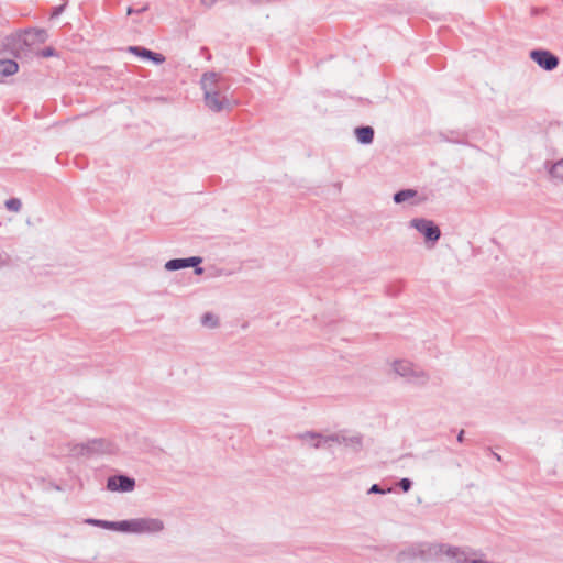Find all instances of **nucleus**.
Here are the masks:
<instances>
[{
	"mask_svg": "<svg viewBox=\"0 0 563 563\" xmlns=\"http://www.w3.org/2000/svg\"><path fill=\"white\" fill-rule=\"evenodd\" d=\"M200 85L203 91L205 104L208 109L213 112L232 109V102L229 98L230 85L224 77L214 71H207L202 74Z\"/></svg>",
	"mask_w": 563,
	"mask_h": 563,
	"instance_id": "f257e3e1",
	"label": "nucleus"
},
{
	"mask_svg": "<svg viewBox=\"0 0 563 563\" xmlns=\"http://www.w3.org/2000/svg\"><path fill=\"white\" fill-rule=\"evenodd\" d=\"M123 532L153 534L163 531L164 522L158 518H134L123 520Z\"/></svg>",
	"mask_w": 563,
	"mask_h": 563,
	"instance_id": "f03ea898",
	"label": "nucleus"
},
{
	"mask_svg": "<svg viewBox=\"0 0 563 563\" xmlns=\"http://www.w3.org/2000/svg\"><path fill=\"white\" fill-rule=\"evenodd\" d=\"M393 368L396 374L401 377H405L410 383L424 385L429 380V375L423 369L415 366L409 361H395L393 364Z\"/></svg>",
	"mask_w": 563,
	"mask_h": 563,
	"instance_id": "7ed1b4c3",
	"label": "nucleus"
},
{
	"mask_svg": "<svg viewBox=\"0 0 563 563\" xmlns=\"http://www.w3.org/2000/svg\"><path fill=\"white\" fill-rule=\"evenodd\" d=\"M409 225L424 236L426 243L433 246L441 238V230L434 221L424 218H413Z\"/></svg>",
	"mask_w": 563,
	"mask_h": 563,
	"instance_id": "20e7f679",
	"label": "nucleus"
},
{
	"mask_svg": "<svg viewBox=\"0 0 563 563\" xmlns=\"http://www.w3.org/2000/svg\"><path fill=\"white\" fill-rule=\"evenodd\" d=\"M75 454L91 455V454H103L112 453L113 445L111 442L97 438L87 441L86 443L78 444L75 449Z\"/></svg>",
	"mask_w": 563,
	"mask_h": 563,
	"instance_id": "39448f33",
	"label": "nucleus"
},
{
	"mask_svg": "<svg viewBox=\"0 0 563 563\" xmlns=\"http://www.w3.org/2000/svg\"><path fill=\"white\" fill-rule=\"evenodd\" d=\"M529 57L542 69L547 71L554 70L560 63L559 57L548 49H532L529 53Z\"/></svg>",
	"mask_w": 563,
	"mask_h": 563,
	"instance_id": "423d86ee",
	"label": "nucleus"
},
{
	"mask_svg": "<svg viewBox=\"0 0 563 563\" xmlns=\"http://www.w3.org/2000/svg\"><path fill=\"white\" fill-rule=\"evenodd\" d=\"M202 263V258L200 256H190L185 258H173L165 263V269L169 272L194 267L196 275H201L203 273V268L199 265Z\"/></svg>",
	"mask_w": 563,
	"mask_h": 563,
	"instance_id": "0eeeda50",
	"label": "nucleus"
},
{
	"mask_svg": "<svg viewBox=\"0 0 563 563\" xmlns=\"http://www.w3.org/2000/svg\"><path fill=\"white\" fill-rule=\"evenodd\" d=\"M135 488V479L124 474L109 476L107 489L110 492L129 493Z\"/></svg>",
	"mask_w": 563,
	"mask_h": 563,
	"instance_id": "6e6552de",
	"label": "nucleus"
},
{
	"mask_svg": "<svg viewBox=\"0 0 563 563\" xmlns=\"http://www.w3.org/2000/svg\"><path fill=\"white\" fill-rule=\"evenodd\" d=\"M444 544L445 543L419 542L420 560H438L441 555H443Z\"/></svg>",
	"mask_w": 563,
	"mask_h": 563,
	"instance_id": "1a4fd4ad",
	"label": "nucleus"
},
{
	"mask_svg": "<svg viewBox=\"0 0 563 563\" xmlns=\"http://www.w3.org/2000/svg\"><path fill=\"white\" fill-rule=\"evenodd\" d=\"M48 38L47 31L44 29H29L22 35L25 45L31 46L36 43H44Z\"/></svg>",
	"mask_w": 563,
	"mask_h": 563,
	"instance_id": "9d476101",
	"label": "nucleus"
},
{
	"mask_svg": "<svg viewBox=\"0 0 563 563\" xmlns=\"http://www.w3.org/2000/svg\"><path fill=\"white\" fill-rule=\"evenodd\" d=\"M416 559H420L419 542L409 544L405 549L400 550L396 554V561L398 563H408Z\"/></svg>",
	"mask_w": 563,
	"mask_h": 563,
	"instance_id": "9b49d317",
	"label": "nucleus"
},
{
	"mask_svg": "<svg viewBox=\"0 0 563 563\" xmlns=\"http://www.w3.org/2000/svg\"><path fill=\"white\" fill-rule=\"evenodd\" d=\"M443 555L455 561V563H470L467 559V550L461 547L444 544Z\"/></svg>",
	"mask_w": 563,
	"mask_h": 563,
	"instance_id": "f8f14e48",
	"label": "nucleus"
},
{
	"mask_svg": "<svg viewBox=\"0 0 563 563\" xmlns=\"http://www.w3.org/2000/svg\"><path fill=\"white\" fill-rule=\"evenodd\" d=\"M358 143L363 145L371 144L374 140V129L369 125H361L354 130Z\"/></svg>",
	"mask_w": 563,
	"mask_h": 563,
	"instance_id": "ddd939ff",
	"label": "nucleus"
},
{
	"mask_svg": "<svg viewBox=\"0 0 563 563\" xmlns=\"http://www.w3.org/2000/svg\"><path fill=\"white\" fill-rule=\"evenodd\" d=\"M296 438L298 439H314V438H321L323 439V442L324 443H328V442H335V443H342V438L343 435L341 434H338V433H333V434H330V435H322L318 432H314V431H307L305 433H299L296 435Z\"/></svg>",
	"mask_w": 563,
	"mask_h": 563,
	"instance_id": "4468645a",
	"label": "nucleus"
},
{
	"mask_svg": "<svg viewBox=\"0 0 563 563\" xmlns=\"http://www.w3.org/2000/svg\"><path fill=\"white\" fill-rule=\"evenodd\" d=\"M86 522L88 525H91V526H95V527H99V528H104V529H110V530H115V531H121L123 532V520H120V521H108V520H101V519H87Z\"/></svg>",
	"mask_w": 563,
	"mask_h": 563,
	"instance_id": "2eb2a0df",
	"label": "nucleus"
},
{
	"mask_svg": "<svg viewBox=\"0 0 563 563\" xmlns=\"http://www.w3.org/2000/svg\"><path fill=\"white\" fill-rule=\"evenodd\" d=\"M19 70V65L13 59H1L0 60V74L8 77L12 76Z\"/></svg>",
	"mask_w": 563,
	"mask_h": 563,
	"instance_id": "dca6fc26",
	"label": "nucleus"
},
{
	"mask_svg": "<svg viewBox=\"0 0 563 563\" xmlns=\"http://www.w3.org/2000/svg\"><path fill=\"white\" fill-rule=\"evenodd\" d=\"M417 190L415 189H401V190H398L397 192L394 194V202L395 203H402L407 200H409L410 198H413L417 196Z\"/></svg>",
	"mask_w": 563,
	"mask_h": 563,
	"instance_id": "f3484780",
	"label": "nucleus"
},
{
	"mask_svg": "<svg viewBox=\"0 0 563 563\" xmlns=\"http://www.w3.org/2000/svg\"><path fill=\"white\" fill-rule=\"evenodd\" d=\"M549 174L553 179L563 183V158L550 166Z\"/></svg>",
	"mask_w": 563,
	"mask_h": 563,
	"instance_id": "a211bd4d",
	"label": "nucleus"
},
{
	"mask_svg": "<svg viewBox=\"0 0 563 563\" xmlns=\"http://www.w3.org/2000/svg\"><path fill=\"white\" fill-rule=\"evenodd\" d=\"M342 443L346 446H351L354 451L358 452L363 445V439L361 435L345 437L342 438Z\"/></svg>",
	"mask_w": 563,
	"mask_h": 563,
	"instance_id": "6ab92c4d",
	"label": "nucleus"
},
{
	"mask_svg": "<svg viewBox=\"0 0 563 563\" xmlns=\"http://www.w3.org/2000/svg\"><path fill=\"white\" fill-rule=\"evenodd\" d=\"M201 323H202V325H205L207 328L213 329L219 325V319L213 313L206 312L201 317Z\"/></svg>",
	"mask_w": 563,
	"mask_h": 563,
	"instance_id": "aec40b11",
	"label": "nucleus"
},
{
	"mask_svg": "<svg viewBox=\"0 0 563 563\" xmlns=\"http://www.w3.org/2000/svg\"><path fill=\"white\" fill-rule=\"evenodd\" d=\"M128 52H130L131 54L135 55V56H139V57H142V58H147L151 49L148 48H145L143 46H129L128 47Z\"/></svg>",
	"mask_w": 563,
	"mask_h": 563,
	"instance_id": "412c9836",
	"label": "nucleus"
},
{
	"mask_svg": "<svg viewBox=\"0 0 563 563\" xmlns=\"http://www.w3.org/2000/svg\"><path fill=\"white\" fill-rule=\"evenodd\" d=\"M5 208L12 212H19L22 208V202L19 198H10L4 202Z\"/></svg>",
	"mask_w": 563,
	"mask_h": 563,
	"instance_id": "4be33fe9",
	"label": "nucleus"
},
{
	"mask_svg": "<svg viewBox=\"0 0 563 563\" xmlns=\"http://www.w3.org/2000/svg\"><path fill=\"white\" fill-rule=\"evenodd\" d=\"M146 59L151 60L155 65H161V64H163L166 60V58H165V56L163 54L156 53V52H153V51L150 52V54H148Z\"/></svg>",
	"mask_w": 563,
	"mask_h": 563,
	"instance_id": "5701e85b",
	"label": "nucleus"
},
{
	"mask_svg": "<svg viewBox=\"0 0 563 563\" xmlns=\"http://www.w3.org/2000/svg\"><path fill=\"white\" fill-rule=\"evenodd\" d=\"M398 487L404 492L407 493L412 487V481L410 478L404 477L398 482Z\"/></svg>",
	"mask_w": 563,
	"mask_h": 563,
	"instance_id": "b1692460",
	"label": "nucleus"
},
{
	"mask_svg": "<svg viewBox=\"0 0 563 563\" xmlns=\"http://www.w3.org/2000/svg\"><path fill=\"white\" fill-rule=\"evenodd\" d=\"M391 492V488H388V489H383L380 487L379 484H373L369 489L367 490V494H386V493H390Z\"/></svg>",
	"mask_w": 563,
	"mask_h": 563,
	"instance_id": "393cba45",
	"label": "nucleus"
},
{
	"mask_svg": "<svg viewBox=\"0 0 563 563\" xmlns=\"http://www.w3.org/2000/svg\"><path fill=\"white\" fill-rule=\"evenodd\" d=\"M148 8H150L148 3L142 4L140 7L132 5V7L128 8V14L131 15L133 13H142V12L147 11Z\"/></svg>",
	"mask_w": 563,
	"mask_h": 563,
	"instance_id": "a878e982",
	"label": "nucleus"
},
{
	"mask_svg": "<svg viewBox=\"0 0 563 563\" xmlns=\"http://www.w3.org/2000/svg\"><path fill=\"white\" fill-rule=\"evenodd\" d=\"M38 55H40L41 57L47 58V57L56 56V55H57V52H56V49H55L54 47L48 46V47L43 48V49L38 53Z\"/></svg>",
	"mask_w": 563,
	"mask_h": 563,
	"instance_id": "bb28decb",
	"label": "nucleus"
},
{
	"mask_svg": "<svg viewBox=\"0 0 563 563\" xmlns=\"http://www.w3.org/2000/svg\"><path fill=\"white\" fill-rule=\"evenodd\" d=\"M308 440L311 441V446L314 449H320L321 446H323L325 444L323 442V439H321V438H314V439H308Z\"/></svg>",
	"mask_w": 563,
	"mask_h": 563,
	"instance_id": "cd10ccee",
	"label": "nucleus"
},
{
	"mask_svg": "<svg viewBox=\"0 0 563 563\" xmlns=\"http://www.w3.org/2000/svg\"><path fill=\"white\" fill-rule=\"evenodd\" d=\"M218 0H200L201 4L206 8H211Z\"/></svg>",
	"mask_w": 563,
	"mask_h": 563,
	"instance_id": "c85d7f7f",
	"label": "nucleus"
},
{
	"mask_svg": "<svg viewBox=\"0 0 563 563\" xmlns=\"http://www.w3.org/2000/svg\"><path fill=\"white\" fill-rule=\"evenodd\" d=\"M64 7L65 5L55 7L54 10H53L52 16L59 15L62 13V11L64 10Z\"/></svg>",
	"mask_w": 563,
	"mask_h": 563,
	"instance_id": "c756f323",
	"label": "nucleus"
},
{
	"mask_svg": "<svg viewBox=\"0 0 563 563\" xmlns=\"http://www.w3.org/2000/svg\"><path fill=\"white\" fill-rule=\"evenodd\" d=\"M249 2L254 5H262V4L268 3L269 0H249Z\"/></svg>",
	"mask_w": 563,
	"mask_h": 563,
	"instance_id": "7c9ffc66",
	"label": "nucleus"
},
{
	"mask_svg": "<svg viewBox=\"0 0 563 563\" xmlns=\"http://www.w3.org/2000/svg\"><path fill=\"white\" fill-rule=\"evenodd\" d=\"M400 291H401V288H400V287H397V289L389 288V289H388V295H389V296H397Z\"/></svg>",
	"mask_w": 563,
	"mask_h": 563,
	"instance_id": "2f4dec72",
	"label": "nucleus"
},
{
	"mask_svg": "<svg viewBox=\"0 0 563 563\" xmlns=\"http://www.w3.org/2000/svg\"><path fill=\"white\" fill-rule=\"evenodd\" d=\"M456 440L462 443L464 441V430H461L456 437Z\"/></svg>",
	"mask_w": 563,
	"mask_h": 563,
	"instance_id": "473e14b6",
	"label": "nucleus"
},
{
	"mask_svg": "<svg viewBox=\"0 0 563 563\" xmlns=\"http://www.w3.org/2000/svg\"><path fill=\"white\" fill-rule=\"evenodd\" d=\"M492 455L497 460V461H501V456L495 452H492Z\"/></svg>",
	"mask_w": 563,
	"mask_h": 563,
	"instance_id": "72a5a7b5",
	"label": "nucleus"
}]
</instances>
